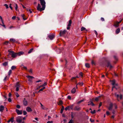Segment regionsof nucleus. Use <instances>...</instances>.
Listing matches in <instances>:
<instances>
[{
  "label": "nucleus",
  "mask_w": 123,
  "mask_h": 123,
  "mask_svg": "<svg viewBox=\"0 0 123 123\" xmlns=\"http://www.w3.org/2000/svg\"><path fill=\"white\" fill-rule=\"evenodd\" d=\"M41 5L42 6V7L41 9V11H43L45 9V7L46 2L44 0H39Z\"/></svg>",
  "instance_id": "obj_1"
},
{
  "label": "nucleus",
  "mask_w": 123,
  "mask_h": 123,
  "mask_svg": "<svg viewBox=\"0 0 123 123\" xmlns=\"http://www.w3.org/2000/svg\"><path fill=\"white\" fill-rule=\"evenodd\" d=\"M8 51L9 52V54L11 55V56L13 58H15L18 56V54H17V53H14L13 51H9V50H8Z\"/></svg>",
  "instance_id": "obj_2"
},
{
  "label": "nucleus",
  "mask_w": 123,
  "mask_h": 123,
  "mask_svg": "<svg viewBox=\"0 0 123 123\" xmlns=\"http://www.w3.org/2000/svg\"><path fill=\"white\" fill-rule=\"evenodd\" d=\"M22 117L21 116H18L16 118L17 122L18 123H21L22 121Z\"/></svg>",
  "instance_id": "obj_3"
},
{
  "label": "nucleus",
  "mask_w": 123,
  "mask_h": 123,
  "mask_svg": "<svg viewBox=\"0 0 123 123\" xmlns=\"http://www.w3.org/2000/svg\"><path fill=\"white\" fill-rule=\"evenodd\" d=\"M105 61L107 63V67H110V68L111 69L113 68V66L110 63L109 61H107L106 59H105Z\"/></svg>",
  "instance_id": "obj_4"
},
{
  "label": "nucleus",
  "mask_w": 123,
  "mask_h": 123,
  "mask_svg": "<svg viewBox=\"0 0 123 123\" xmlns=\"http://www.w3.org/2000/svg\"><path fill=\"white\" fill-rule=\"evenodd\" d=\"M74 105H72L70 106H68L66 107L65 108V110L67 111V110H69L70 109H73Z\"/></svg>",
  "instance_id": "obj_5"
},
{
  "label": "nucleus",
  "mask_w": 123,
  "mask_h": 123,
  "mask_svg": "<svg viewBox=\"0 0 123 123\" xmlns=\"http://www.w3.org/2000/svg\"><path fill=\"white\" fill-rule=\"evenodd\" d=\"M48 37L51 40H52L55 37V35L53 34L48 35Z\"/></svg>",
  "instance_id": "obj_6"
},
{
  "label": "nucleus",
  "mask_w": 123,
  "mask_h": 123,
  "mask_svg": "<svg viewBox=\"0 0 123 123\" xmlns=\"http://www.w3.org/2000/svg\"><path fill=\"white\" fill-rule=\"evenodd\" d=\"M119 24L118 23V21H117L114 22V24L113 26L115 28H117L119 26Z\"/></svg>",
  "instance_id": "obj_7"
},
{
  "label": "nucleus",
  "mask_w": 123,
  "mask_h": 123,
  "mask_svg": "<svg viewBox=\"0 0 123 123\" xmlns=\"http://www.w3.org/2000/svg\"><path fill=\"white\" fill-rule=\"evenodd\" d=\"M23 104L25 106H27V105L28 102L26 99L24 98L23 100Z\"/></svg>",
  "instance_id": "obj_8"
},
{
  "label": "nucleus",
  "mask_w": 123,
  "mask_h": 123,
  "mask_svg": "<svg viewBox=\"0 0 123 123\" xmlns=\"http://www.w3.org/2000/svg\"><path fill=\"white\" fill-rule=\"evenodd\" d=\"M16 111L18 115L21 114L22 113V110H19L17 109H16Z\"/></svg>",
  "instance_id": "obj_9"
},
{
  "label": "nucleus",
  "mask_w": 123,
  "mask_h": 123,
  "mask_svg": "<svg viewBox=\"0 0 123 123\" xmlns=\"http://www.w3.org/2000/svg\"><path fill=\"white\" fill-rule=\"evenodd\" d=\"M113 106V105L112 103H111L110 104L109 106L108 107V110L110 111L112 110Z\"/></svg>",
  "instance_id": "obj_10"
},
{
  "label": "nucleus",
  "mask_w": 123,
  "mask_h": 123,
  "mask_svg": "<svg viewBox=\"0 0 123 123\" xmlns=\"http://www.w3.org/2000/svg\"><path fill=\"white\" fill-rule=\"evenodd\" d=\"M94 100V98H93L92 99H90V101L88 102V103H91V105L92 106H94L95 105L93 103V101Z\"/></svg>",
  "instance_id": "obj_11"
},
{
  "label": "nucleus",
  "mask_w": 123,
  "mask_h": 123,
  "mask_svg": "<svg viewBox=\"0 0 123 123\" xmlns=\"http://www.w3.org/2000/svg\"><path fill=\"white\" fill-rule=\"evenodd\" d=\"M26 110L28 112H30L32 111L31 108L29 107H27L26 108Z\"/></svg>",
  "instance_id": "obj_12"
},
{
  "label": "nucleus",
  "mask_w": 123,
  "mask_h": 123,
  "mask_svg": "<svg viewBox=\"0 0 123 123\" xmlns=\"http://www.w3.org/2000/svg\"><path fill=\"white\" fill-rule=\"evenodd\" d=\"M14 117H12L10 119H9L7 121V123H9L11 122L12 123H13L14 122Z\"/></svg>",
  "instance_id": "obj_13"
},
{
  "label": "nucleus",
  "mask_w": 123,
  "mask_h": 123,
  "mask_svg": "<svg viewBox=\"0 0 123 123\" xmlns=\"http://www.w3.org/2000/svg\"><path fill=\"white\" fill-rule=\"evenodd\" d=\"M66 30H64V31H61L60 33V36H62V35H63L66 32Z\"/></svg>",
  "instance_id": "obj_14"
},
{
  "label": "nucleus",
  "mask_w": 123,
  "mask_h": 123,
  "mask_svg": "<svg viewBox=\"0 0 123 123\" xmlns=\"http://www.w3.org/2000/svg\"><path fill=\"white\" fill-rule=\"evenodd\" d=\"M41 6L40 4L39 3H38V6L37 7V10L40 11H42L41 10V8H40Z\"/></svg>",
  "instance_id": "obj_15"
},
{
  "label": "nucleus",
  "mask_w": 123,
  "mask_h": 123,
  "mask_svg": "<svg viewBox=\"0 0 123 123\" xmlns=\"http://www.w3.org/2000/svg\"><path fill=\"white\" fill-rule=\"evenodd\" d=\"M81 109L78 106H75L74 108V110L75 111H79Z\"/></svg>",
  "instance_id": "obj_16"
},
{
  "label": "nucleus",
  "mask_w": 123,
  "mask_h": 123,
  "mask_svg": "<svg viewBox=\"0 0 123 123\" xmlns=\"http://www.w3.org/2000/svg\"><path fill=\"white\" fill-rule=\"evenodd\" d=\"M4 109V107L2 105H1L0 106V111L2 112Z\"/></svg>",
  "instance_id": "obj_17"
},
{
  "label": "nucleus",
  "mask_w": 123,
  "mask_h": 123,
  "mask_svg": "<svg viewBox=\"0 0 123 123\" xmlns=\"http://www.w3.org/2000/svg\"><path fill=\"white\" fill-rule=\"evenodd\" d=\"M76 91V89L75 88H74L71 91V92L72 93H74Z\"/></svg>",
  "instance_id": "obj_18"
},
{
  "label": "nucleus",
  "mask_w": 123,
  "mask_h": 123,
  "mask_svg": "<svg viewBox=\"0 0 123 123\" xmlns=\"http://www.w3.org/2000/svg\"><path fill=\"white\" fill-rule=\"evenodd\" d=\"M120 32V29L119 28H117L116 31V33L117 34Z\"/></svg>",
  "instance_id": "obj_19"
},
{
  "label": "nucleus",
  "mask_w": 123,
  "mask_h": 123,
  "mask_svg": "<svg viewBox=\"0 0 123 123\" xmlns=\"http://www.w3.org/2000/svg\"><path fill=\"white\" fill-rule=\"evenodd\" d=\"M64 106L62 105V108L61 109V111H60V113H63V110H64Z\"/></svg>",
  "instance_id": "obj_20"
},
{
  "label": "nucleus",
  "mask_w": 123,
  "mask_h": 123,
  "mask_svg": "<svg viewBox=\"0 0 123 123\" xmlns=\"http://www.w3.org/2000/svg\"><path fill=\"white\" fill-rule=\"evenodd\" d=\"M15 86H16V87H19V88L21 86L20 85L19 83L18 82H17V83Z\"/></svg>",
  "instance_id": "obj_21"
},
{
  "label": "nucleus",
  "mask_w": 123,
  "mask_h": 123,
  "mask_svg": "<svg viewBox=\"0 0 123 123\" xmlns=\"http://www.w3.org/2000/svg\"><path fill=\"white\" fill-rule=\"evenodd\" d=\"M2 64L3 66L6 67L8 65V63L7 62H5Z\"/></svg>",
  "instance_id": "obj_22"
},
{
  "label": "nucleus",
  "mask_w": 123,
  "mask_h": 123,
  "mask_svg": "<svg viewBox=\"0 0 123 123\" xmlns=\"http://www.w3.org/2000/svg\"><path fill=\"white\" fill-rule=\"evenodd\" d=\"M26 77H27L29 79H31L34 78V77L32 76H30V75H27L26 76Z\"/></svg>",
  "instance_id": "obj_23"
},
{
  "label": "nucleus",
  "mask_w": 123,
  "mask_h": 123,
  "mask_svg": "<svg viewBox=\"0 0 123 123\" xmlns=\"http://www.w3.org/2000/svg\"><path fill=\"white\" fill-rule=\"evenodd\" d=\"M17 53L18 54V55L20 56L21 55L23 54L24 53V52L22 51H21L18 53Z\"/></svg>",
  "instance_id": "obj_24"
},
{
  "label": "nucleus",
  "mask_w": 123,
  "mask_h": 123,
  "mask_svg": "<svg viewBox=\"0 0 123 123\" xmlns=\"http://www.w3.org/2000/svg\"><path fill=\"white\" fill-rule=\"evenodd\" d=\"M86 30V31H87V30H86V28L83 27H82L81 29V31H82Z\"/></svg>",
  "instance_id": "obj_25"
},
{
  "label": "nucleus",
  "mask_w": 123,
  "mask_h": 123,
  "mask_svg": "<svg viewBox=\"0 0 123 123\" xmlns=\"http://www.w3.org/2000/svg\"><path fill=\"white\" fill-rule=\"evenodd\" d=\"M10 42H15L16 41L15 40V39L13 38H11L10 39Z\"/></svg>",
  "instance_id": "obj_26"
},
{
  "label": "nucleus",
  "mask_w": 123,
  "mask_h": 123,
  "mask_svg": "<svg viewBox=\"0 0 123 123\" xmlns=\"http://www.w3.org/2000/svg\"><path fill=\"white\" fill-rule=\"evenodd\" d=\"M72 21L71 20H70L69 21L68 24V26H71V24L72 23Z\"/></svg>",
  "instance_id": "obj_27"
},
{
  "label": "nucleus",
  "mask_w": 123,
  "mask_h": 123,
  "mask_svg": "<svg viewBox=\"0 0 123 123\" xmlns=\"http://www.w3.org/2000/svg\"><path fill=\"white\" fill-rule=\"evenodd\" d=\"M21 16L22 17L23 19L24 20H25L26 19V18H25V15L24 14H22L21 15Z\"/></svg>",
  "instance_id": "obj_28"
},
{
  "label": "nucleus",
  "mask_w": 123,
  "mask_h": 123,
  "mask_svg": "<svg viewBox=\"0 0 123 123\" xmlns=\"http://www.w3.org/2000/svg\"><path fill=\"white\" fill-rule=\"evenodd\" d=\"M33 48H31V49H30L28 53L29 54H30V53H31L32 52V51L33 50Z\"/></svg>",
  "instance_id": "obj_29"
},
{
  "label": "nucleus",
  "mask_w": 123,
  "mask_h": 123,
  "mask_svg": "<svg viewBox=\"0 0 123 123\" xmlns=\"http://www.w3.org/2000/svg\"><path fill=\"white\" fill-rule=\"evenodd\" d=\"M86 67L87 68H89L90 67L89 64L88 63H86L85 64Z\"/></svg>",
  "instance_id": "obj_30"
},
{
  "label": "nucleus",
  "mask_w": 123,
  "mask_h": 123,
  "mask_svg": "<svg viewBox=\"0 0 123 123\" xmlns=\"http://www.w3.org/2000/svg\"><path fill=\"white\" fill-rule=\"evenodd\" d=\"M113 57L115 60H116V61H117L118 60V58L116 56L114 55Z\"/></svg>",
  "instance_id": "obj_31"
},
{
  "label": "nucleus",
  "mask_w": 123,
  "mask_h": 123,
  "mask_svg": "<svg viewBox=\"0 0 123 123\" xmlns=\"http://www.w3.org/2000/svg\"><path fill=\"white\" fill-rule=\"evenodd\" d=\"M112 84L113 86H114L115 85V80H114L112 81Z\"/></svg>",
  "instance_id": "obj_32"
},
{
  "label": "nucleus",
  "mask_w": 123,
  "mask_h": 123,
  "mask_svg": "<svg viewBox=\"0 0 123 123\" xmlns=\"http://www.w3.org/2000/svg\"><path fill=\"white\" fill-rule=\"evenodd\" d=\"M16 67L14 66H12L11 67V69L12 70H13L14 69H16Z\"/></svg>",
  "instance_id": "obj_33"
},
{
  "label": "nucleus",
  "mask_w": 123,
  "mask_h": 123,
  "mask_svg": "<svg viewBox=\"0 0 123 123\" xmlns=\"http://www.w3.org/2000/svg\"><path fill=\"white\" fill-rule=\"evenodd\" d=\"M21 67H22V68H24L25 70H27V68L25 66L23 65H21Z\"/></svg>",
  "instance_id": "obj_34"
},
{
  "label": "nucleus",
  "mask_w": 123,
  "mask_h": 123,
  "mask_svg": "<svg viewBox=\"0 0 123 123\" xmlns=\"http://www.w3.org/2000/svg\"><path fill=\"white\" fill-rule=\"evenodd\" d=\"M90 112L92 114H95L96 112V111L95 110H93V111L92 110V111H90Z\"/></svg>",
  "instance_id": "obj_35"
},
{
  "label": "nucleus",
  "mask_w": 123,
  "mask_h": 123,
  "mask_svg": "<svg viewBox=\"0 0 123 123\" xmlns=\"http://www.w3.org/2000/svg\"><path fill=\"white\" fill-rule=\"evenodd\" d=\"M63 104V102L62 100H60L59 102V103L58 104L59 105H60Z\"/></svg>",
  "instance_id": "obj_36"
},
{
  "label": "nucleus",
  "mask_w": 123,
  "mask_h": 123,
  "mask_svg": "<svg viewBox=\"0 0 123 123\" xmlns=\"http://www.w3.org/2000/svg\"><path fill=\"white\" fill-rule=\"evenodd\" d=\"M92 64V65H95L96 64L95 62L93 60H92L91 62Z\"/></svg>",
  "instance_id": "obj_37"
},
{
  "label": "nucleus",
  "mask_w": 123,
  "mask_h": 123,
  "mask_svg": "<svg viewBox=\"0 0 123 123\" xmlns=\"http://www.w3.org/2000/svg\"><path fill=\"white\" fill-rule=\"evenodd\" d=\"M15 10L16 11H17V9L18 8V6L17 5V4H15Z\"/></svg>",
  "instance_id": "obj_38"
},
{
  "label": "nucleus",
  "mask_w": 123,
  "mask_h": 123,
  "mask_svg": "<svg viewBox=\"0 0 123 123\" xmlns=\"http://www.w3.org/2000/svg\"><path fill=\"white\" fill-rule=\"evenodd\" d=\"M12 70H10L8 72V75H9L10 76V75L11 73H12Z\"/></svg>",
  "instance_id": "obj_39"
},
{
  "label": "nucleus",
  "mask_w": 123,
  "mask_h": 123,
  "mask_svg": "<svg viewBox=\"0 0 123 123\" xmlns=\"http://www.w3.org/2000/svg\"><path fill=\"white\" fill-rule=\"evenodd\" d=\"M47 84V83L46 82H45L42 85V87H44Z\"/></svg>",
  "instance_id": "obj_40"
},
{
  "label": "nucleus",
  "mask_w": 123,
  "mask_h": 123,
  "mask_svg": "<svg viewBox=\"0 0 123 123\" xmlns=\"http://www.w3.org/2000/svg\"><path fill=\"white\" fill-rule=\"evenodd\" d=\"M115 96L117 97V98H118L119 97V95L118 94H117L116 93H115Z\"/></svg>",
  "instance_id": "obj_41"
},
{
  "label": "nucleus",
  "mask_w": 123,
  "mask_h": 123,
  "mask_svg": "<svg viewBox=\"0 0 123 123\" xmlns=\"http://www.w3.org/2000/svg\"><path fill=\"white\" fill-rule=\"evenodd\" d=\"M23 115H26L27 114V112L25 111H23Z\"/></svg>",
  "instance_id": "obj_42"
},
{
  "label": "nucleus",
  "mask_w": 123,
  "mask_h": 123,
  "mask_svg": "<svg viewBox=\"0 0 123 123\" xmlns=\"http://www.w3.org/2000/svg\"><path fill=\"white\" fill-rule=\"evenodd\" d=\"M79 77H78V76H77L75 77H73L71 78L72 80H73L74 79H75L76 78H78Z\"/></svg>",
  "instance_id": "obj_43"
},
{
  "label": "nucleus",
  "mask_w": 123,
  "mask_h": 123,
  "mask_svg": "<svg viewBox=\"0 0 123 123\" xmlns=\"http://www.w3.org/2000/svg\"><path fill=\"white\" fill-rule=\"evenodd\" d=\"M74 122V121L71 119L70 120L68 123H73Z\"/></svg>",
  "instance_id": "obj_44"
},
{
  "label": "nucleus",
  "mask_w": 123,
  "mask_h": 123,
  "mask_svg": "<svg viewBox=\"0 0 123 123\" xmlns=\"http://www.w3.org/2000/svg\"><path fill=\"white\" fill-rule=\"evenodd\" d=\"M83 101H84L83 100H80L77 103L78 104H80V103H81V102H83Z\"/></svg>",
  "instance_id": "obj_45"
},
{
  "label": "nucleus",
  "mask_w": 123,
  "mask_h": 123,
  "mask_svg": "<svg viewBox=\"0 0 123 123\" xmlns=\"http://www.w3.org/2000/svg\"><path fill=\"white\" fill-rule=\"evenodd\" d=\"M16 107L18 108V109H19L20 107V105H16Z\"/></svg>",
  "instance_id": "obj_46"
},
{
  "label": "nucleus",
  "mask_w": 123,
  "mask_h": 123,
  "mask_svg": "<svg viewBox=\"0 0 123 123\" xmlns=\"http://www.w3.org/2000/svg\"><path fill=\"white\" fill-rule=\"evenodd\" d=\"M4 6H5L7 9L9 8V7L8 5L7 4H5L4 5Z\"/></svg>",
  "instance_id": "obj_47"
},
{
  "label": "nucleus",
  "mask_w": 123,
  "mask_h": 123,
  "mask_svg": "<svg viewBox=\"0 0 123 123\" xmlns=\"http://www.w3.org/2000/svg\"><path fill=\"white\" fill-rule=\"evenodd\" d=\"M78 84H79L80 86H82L83 84V83L82 82H79L78 83Z\"/></svg>",
  "instance_id": "obj_48"
},
{
  "label": "nucleus",
  "mask_w": 123,
  "mask_h": 123,
  "mask_svg": "<svg viewBox=\"0 0 123 123\" xmlns=\"http://www.w3.org/2000/svg\"><path fill=\"white\" fill-rule=\"evenodd\" d=\"M90 121L92 123H93L94 122V120H92L91 118L90 119Z\"/></svg>",
  "instance_id": "obj_49"
},
{
  "label": "nucleus",
  "mask_w": 123,
  "mask_h": 123,
  "mask_svg": "<svg viewBox=\"0 0 123 123\" xmlns=\"http://www.w3.org/2000/svg\"><path fill=\"white\" fill-rule=\"evenodd\" d=\"M45 88V87H43L40 89V91H42Z\"/></svg>",
  "instance_id": "obj_50"
},
{
  "label": "nucleus",
  "mask_w": 123,
  "mask_h": 123,
  "mask_svg": "<svg viewBox=\"0 0 123 123\" xmlns=\"http://www.w3.org/2000/svg\"><path fill=\"white\" fill-rule=\"evenodd\" d=\"M0 18L1 19V21L2 22V24H4L3 21V20L2 19V17H1Z\"/></svg>",
  "instance_id": "obj_51"
},
{
  "label": "nucleus",
  "mask_w": 123,
  "mask_h": 123,
  "mask_svg": "<svg viewBox=\"0 0 123 123\" xmlns=\"http://www.w3.org/2000/svg\"><path fill=\"white\" fill-rule=\"evenodd\" d=\"M67 98L68 99L70 100L71 99V97L70 95L68 96L67 97Z\"/></svg>",
  "instance_id": "obj_52"
},
{
  "label": "nucleus",
  "mask_w": 123,
  "mask_h": 123,
  "mask_svg": "<svg viewBox=\"0 0 123 123\" xmlns=\"http://www.w3.org/2000/svg\"><path fill=\"white\" fill-rule=\"evenodd\" d=\"M3 97H4V98L5 99V101H6V100L7 99V98L6 96V95L3 96Z\"/></svg>",
  "instance_id": "obj_53"
},
{
  "label": "nucleus",
  "mask_w": 123,
  "mask_h": 123,
  "mask_svg": "<svg viewBox=\"0 0 123 123\" xmlns=\"http://www.w3.org/2000/svg\"><path fill=\"white\" fill-rule=\"evenodd\" d=\"M79 75H80V76H81V77H83V76L82 73L81 72H80L79 73Z\"/></svg>",
  "instance_id": "obj_54"
},
{
  "label": "nucleus",
  "mask_w": 123,
  "mask_h": 123,
  "mask_svg": "<svg viewBox=\"0 0 123 123\" xmlns=\"http://www.w3.org/2000/svg\"><path fill=\"white\" fill-rule=\"evenodd\" d=\"M94 100L95 101H97L98 100V98H96L95 99H94Z\"/></svg>",
  "instance_id": "obj_55"
},
{
  "label": "nucleus",
  "mask_w": 123,
  "mask_h": 123,
  "mask_svg": "<svg viewBox=\"0 0 123 123\" xmlns=\"http://www.w3.org/2000/svg\"><path fill=\"white\" fill-rule=\"evenodd\" d=\"M8 101L9 102H11L12 101V100L10 98H9L8 99Z\"/></svg>",
  "instance_id": "obj_56"
},
{
  "label": "nucleus",
  "mask_w": 123,
  "mask_h": 123,
  "mask_svg": "<svg viewBox=\"0 0 123 123\" xmlns=\"http://www.w3.org/2000/svg\"><path fill=\"white\" fill-rule=\"evenodd\" d=\"M28 71L29 72L31 73H32V69H30V70H28Z\"/></svg>",
  "instance_id": "obj_57"
},
{
  "label": "nucleus",
  "mask_w": 123,
  "mask_h": 123,
  "mask_svg": "<svg viewBox=\"0 0 123 123\" xmlns=\"http://www.w3.org/2000/svg\"><path fill=\"white\" fill-rule=\"evenodd\" d=\"M102 105V102H100L99 105V106H98L99 108Z\"/></svg>",
  "instance_id": "obj_58"
},
{
  "label": "nucleus",
  "mask_w": 123,
  "mask_h": 123,
  "mask_svg": "<svg viewBox=\"0 0 123 123\" xmlns=\"http://www.w3.org/2000/svg\"><path fill=\"white\" fill-rule=\"evenodd\" d=\"M11 5H12V4H10V5H9V7L11 8V9L12 10V7L11 6Z\"/></svg>",
  "instance_id": "obj_59"
},
{
  "label": "nucleus",
  "mask_w": 123,
  "mask_h": 123,
  "mask_svg": "<svg viewBox=\"0 0 123 123\" xmlns=\"http://www.w3.org/2000/svg\"><path fill=\"white\" fill-rule=\"evenodd\" d=\"M115 112H116V111L114 109V110H113V111H112V113L113 114H115Z\"/></svg>",
  "instance_id": "obj_60"
},
{
  "label": "nucleus",
  "mask_w": 123,
  "mask_h": 123,
  "mask_svg": "<svg viewBox=\"0 0 123 123\" xmlns=\"http://www.w3.org/2000/svg\"><path fill=\"white\" fill-rule=\"evenodd\" d=\"M71 117H72V119L74 117V116L73 115V113H71Z\"/></svg>",
  "instance_id": "obj_61"
},
{
  "label": "nucleus",
  "mask_w": 123,
  "mask_h": 123,
  "mask_svg": "<svg viewBox=\"0 0 123 123\" xmlns=\"http://www.w3.org/2000/svg\"><path fill=\"white\" fill-rule=\"evenodd\" d=\"M9 43L8 41H6L5 42L4 44L6 45H7Z\"/></svg>",
  "instance_id": "obj_62"
},
{
  "label": "nucleus",
  "mask_w": 123,
  "mask_h": 123,
  "mask_svg": "<svg viewBox=\"0 0 123 123\" xmlns=\"http://www.w3.org/2000/svg\"><path fill=\"white\" fill-rule=\"evenodd\" d=\"M16 17L15 16H13L12 18V19L13 20L15 19L16 18Z\"/></svg>",
  "instance_id": "obj_63"
},
{
  "label": "nucleus",
  "mask_w": 123,
  "mask_h": 123,
  "mask_svg": "<svg viewBox=\"0 0 123 123\" xmlns=\"http://www.w3.org/2000/svg\"><path fill=\"white\" fill-rule=\"evenodd\" d=\"M53 122L52 121H48L47 123H52Z\"/></svg>",
  "instance_id": "obj_64"
}]
</instances>
